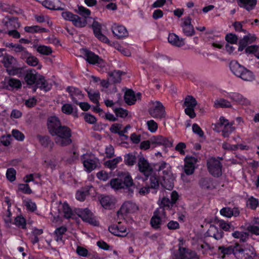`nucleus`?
Listing matches in <instances>:
<instances>
[{
  "label": "nucleus",
  "instance_id": "obj_1",
  "mask_svg": "<svg viewBox=\"0 0 259 259\" xmlns=\"http://www.w3.org/2000/svg\"><path fill=\"white\" fill-rule=\"evenodd\" d=\"M48 128L50 134L55 136V142L61 146H66L72 143L70 139V129L65 125H62L58 117L52 116L48 118Z\"/></svg>",
  "mask_w": 259,
  "mask_h": 259
},
{
  "label": "nucleus",
  "instance_id": "obj_2",
  "mask_svg": "<svg viewBox=\"0 0 259 259\" xmlns=\"http://www.w3.org/2000/svg\"><path fill=\"white\" fill-rule=\"evenodd\" d=\"M230 68L232 72L235 76L245 81H251L254 78V75L250 70L240 64L236 60H232L230 62Z\"/></svg>",
  "mask_w": 259,
  "mask_h": 259
},
{
  "label": "nucleus",
  "instance_id": "obj_3",
  "mask_svg": "<svg viewBox=\"0 0 259 259\" xmlns=\"http://www.w3.org/2000/svg\"><path fill=\"white\" fill-rule=\"evenodd\" d=\"M223 158L211 157L207 159L206 165L208 172L214 177H219L222 175L223 165L221 162Z\"/></svg>",
  "mask_w": 259,
  "mask_h": 259
},
{
  "label": "nucleus",
  "instance_id": "obj_4",
  "mask_svg": "<svg viewBox=\"0 0 259 259\" xmlns=\"http://www.w3.org/2000/svg\"><path fill=\"white\" fill-rule=\"evenodd\" d=\"M149 105L148 112L152 117L157 119L165 117V108L161 102L151 101L149 102Z\"/></svg>",
  "mask_w": 259,
  "mask_h": 259
},
{
  "label": "nucleus",
  "instance_id": "obj_5",
  "mask_svg": "<svg viewBox=\"0 0 259 259\" xmlns=\"http://www.w3.org/2000/svg\"><path fill=\"white\" fill-rule=\"evenodd\" d=\"M197 104V101L192 96L188 95L186 97L184 102V106L186 107L185 112L191 118H194L196 116L194 108Z\"/></svg>",
  "mask_w": 259,
  "mask_h": 259
},
{
  "label": "nucleus",
  "instance_id": "obj_6",
  "mask_svg": "<svg viewBox=\"0 0 259 259\" xmlns=\"http://www.w3.org/2000/svg\"><path fill=\"white\" fill-rule=\"evenodd\" d=\"M234 255L237 259H252L254 256V249L253 247L243 248L238 244H236Z\"/></svg>",
  "mask_w": 259,
  "mask_h": 259
},
{
  "label": "nucleus",
  "instance_id": "obj_7",
  "mask_svg": "<svg viewBox=\"0 0 259 259\" xmlns=\"http://www.w3.org/2000/svg\"><path fill=\"white\" fill-rule=\"evenodd\" d=\"M138 167L139 170L146 177L150 176L153 171L151 165L142 155L139 156Z\"/></svg>",
  "mask_w": 259,
  "mask_h": 259
},
{
  "label": "nucleus",
  "instance_id": "obj_8",
  "mask_svg": "<svg viewBox=\"0 0 259 259\" xmlns=\"http://www.w3.org/2000/svg\"><path fill=\"white\" fill-rule=\"evenodd\" d=\"M215 126L222 129V136L224 138L228 137L229 135L234 130L232 124L230 123L228 120L223 116L220 117V121L215 124Z\"/></svg>",
  "mask_w": 259,
  "mask_h": 259
},
{
  "label": "nucleus",
  "instance_id": "obj_9",
  "mask_svg": "<svg viewBox=\"0 0 259 259\" xmlns=\"http://www.w3.org/2000/svg\"><path fill=\"white\" fill-rule=\"evenodd\" d=\"M75 211L78 216L81 218L84 222L95 226L97 225V222L93 217V213L89 209L85 208L82 209L77 208L75 209Z\"/></svg>",
  "mask_w": 259,
  "mask_h": 259
},
{
  "label": "nucleus",
  "instance_id": "obj_10",
  "mask_svg": "<svg viewBox=\"0 0 259 259\" xmlns=\"http://www.w3.org/2000/svg\"><path fill=\"white\" fill-rule=\"evenodd\" d=\"M180 255L174 254L172 256V259H193L198 258V256L196 253L190 249L184 247L179 248Z\"/></svg>",
  "mask_w": 259,
  "mask_h": 259
},
{
  "label": "nucleus",
  "instance_id": "obj_11",
  "mask_svg": "<svg viewBox=\"0 0 259 259\" xmlns=\"http://www.w3.org/2000/svg\"><path fill=\"white\" fill-rule=\"evenodd\" d=\"M83 53L85 57V60L91 64H97L102 66L103 65V60L94 53L87 50H83Z\"/></svg>",
  "mask_w": 259,
  "mask_h": 259
},
{
  "label": "nucleus",
  "instance_id": "obj_12",
  "mask_svg": "<svg viewBox=\"0 0 259 259\" xmlns=\"http://www.w3.org/2000/svg\"><path fill=\"white\" fill-rule=\"evenodd\" d=\"M184 161V172L187 175L193 174L195 169V164L197 162V158L192 156H186L185 158Z\"/></svg>",
  "mask_w": 259,
  "mask_h": 259
},
{
  "label": "nucleus",
  "instance_id": "obj_13",
  "mask_svg": "<svg viewBox=\"0 0 259 259\" xmlns=\"http://www.w3.org/2000/svg\"><path fill=\"white\" fill-rule=\"evenodd\" d=\"M109 231L113 234L120 237H124L127 234L125 227L118 223V225H113L109 227Z\"/></svg>",
  "mask_w": 259,
  "mask_h": 259
},
{
  "label": "nucleus",
  "instance_id": "obj_14",
  "mask_svg": "<svg viewBox=\"0 0 259 259\" xmlns=\"http://www.w3.org/2000/svg\"><path fill=\"white\" fill-rule=\"evenodd\" d=\"M66 91L69 93L70 96L73 103L78 104V100L83 98V95L77 88L73 87H68Z\"/></svg>",
  "mask_w": 259,
  "mask_h": 259
},
{
  "label": "nucleus",
  "instance_id": "obj_15",
  "mask_svg": "<svg viewBox=\"0 0 259 259\" xmlns=\"http://www.w3.org/2000/svg\"><path fill=\"white\" fill-rule=\"evenodd\" d=\"M92 26L94 31V33L96 37L104 42L107 43L109 42L107 37L101 33V25L99 22L94 21Z\"/></svg>",
  "mask_w": 259,
  "mask_h": 259
},
{
  "label": "nucleus",
  "instance_id": "obj_16",
  "mask_svg": "<svg viewBox=\"0 0 259 259\" xmlns=\"http://www.w3.org/2000/svg\"><path fill=\"white\" fill-rule=\"evenodd\" d=\"M43 6L47 9L53 10H63L64 8L61 5H63L59 0H45L42 2Z\"/></svg>",
  "mask_w": 259,
  "mask_h": 259
},
{
  "label": "nucleus",
  "instance_id": "obj_17",
  "mask_svg": "<svg viewBox=\"0 0 259 259\" xmlns=\"http://www.w3.org/2000/svg\"><path fill=\"white\" fill-rule=\"evenodd\" d=\"M151 144L164 145L166 147H170L172 146V141H169L168 139L160 135L153 136L150 138Z\"/></svg>",
  "mask_w": 259,
  "mask_h": 259
},
{
  "label": "nucleus",
  "instance_id": "obj_18",
  "mask_svg": "<svg viewBox=\"0 0 259 259\" xmlns=\"http://www.w3.org/2000/svg\"><path fill=\"white\" fill-rule=\"evenodd\" d=\"M83 165L86 170L90 172L95 169L99 164V160L95 157H90L83 161Z\"/></svg>",
  "mask_w": 259,
  "mask_h": 259
},
{
  "label": "nucleus",
  "instance_id": "obj_19",
  "mask_svg": "<svg viewBox=\"0 0 259 259\" xmlns=\"http://www.w3.org/2000/svg\"><path fill=\"white\" fill-rule=\"evenodd\" d=\"M191 18L188 17L184 19V22L182 25L184 33L188 36L193 35L195 32L194 27L191 24Z\"/></svg>",
  "mask_w": 259,
  "mask_h": 259
},
{
  "label": "nucleus",
  "instance_id": "obj_20",
  "mask_svg": "<svg viewBox=\"0 0 259 259\" xmlns=\"http://www.w3.org/2000/svg\"><path fill=\"white\" fill-rule=\"evenodd\" d=\"M123 185L125 186L126 192L131 196L133 194L134 190L138 188V186L136 185V183H133L132 177L128 174L124 178Z\"/></svg>",
  "mask_w": 259,
  "mask_h": 259
},
{
  "label": "nucleus",
  "instance_id": "obj_21",
  "mask_svg": "<svg viewBox=\"0 0 259 259\" xmlns=\"http://www.w3.org/2000/svg\"><path fill=\"white\" fill-rule=\"evenodd\" d=\"M206 233L208 236L212 237L216 240H220L224 236L223 231L214 225H210Z\"/></svg>",
  "mask_w": 259,
  "mask_h": 259
},
{
  "label": "nucleus",
  "instance_id": "obj_22",
  "mask_svg": "<svg viewBox=\"0 0 259 259\" xmlns=\"http://www.w3.org/2000/svg\"><path fill=\"white\" fill-rule=\"evenodd\" d=\"M3 23L8 29H16L20 27L18 19L15 17H6L3 20Z\"/></svg>",
  "mask_w": 259,
  "mask_h": 259
},
{
  "label": "nucleus",
  "instance_id": "obj_23",
  "mask_svg": "<svg viewBox=\"0 0 259 259\" xmlns=\"http://www.w3.org/2000/svg\"><path fill=\"white\" fill-rule=\"evenodd\" d=\"M138 209L135 203L131 201H127L124 203L121 206L119 212L122 214L132 213L136 211Z\"/></svg>",
  "mask_w": 259,
  "mask_h": 259
},
{
  "label": "nucleus",
  "instance_id": "obj_24",
  "mask_svg": "<svg viewBox=\"0 0 259 259\" xmlns=\"http://www.w3.org/2000/svg\"><path fill=\"white\" fill-rule=\"evenodd\" d=\"M38 75L35 70L30 69L27 71L24 80L27 84L32 85L36 82Z\"/></svg>",
  "mask_w": 259,
  "mask_h": 259
},
{
  "label": "nucleus",
  "instance_id": "obj_25",
  "mask_svg": "<svg viewBox=\"0 0 259 259\" xmlns=\"http://www.w3.org/2000/svg\"><path fill=\"white\" fill-rule=\"evenodd\" d=\"M112 31L114 35L118 38L126 37L128 35L126 28L123 26L114 25L112 27Z\"/></svg>",
  "mask_w": 259,
  "mask_h": 259
},
{
  "label": "nucleus",
  "instance_id": "obj_26",
  "mask_svg": "<svg viewBox=\"0 0 259 259\" xmlns=\"http://www.w3.org/2000/svg\"><path fill=\"white\" fill-rule=\"evenodd\" d=\"M238 5L249 11L252 10L256 4V0H237Z\"/></svg>",
  "mask_w": 259,
  "mask_h": 259
},
{
  "label": "nucleus",
  "instance_id": "obj_27",
  "mask_svg": "<svg viewBox=\"0 0 259 259\" xmlns=\"http://www.w3.org/2000/svg\"><path fill=\"white\" fill-rule=\"evenodd\" d=\"M220 213L226 217L231 218L232 216L237 217L239 215L240 211L238 208L234 207L233 209L230 207H224L220 210Z\"/></svg>",
  "mask_w": 259,
  "mask_h": 259
},
{
  "label": "nucleus",
  "instance_id": "obj_28",
  "mask_svg": "<svg viewBox=\"0 0 259 259\" xmlns=\"http://www.w3.org/2000/svg\"><path fill=\"white\" fill-rule=\"evenodd\" d=\"M230 98L242 105L248 106L250 104V101L248 99L244 98L238 93L232 94L230 95Z\"/></svg>",
  "mask_w": 259,
  "mask_h": 259
},
{
  "label": "nucleus",
  "instance_id": "obj_29",
  "mask_svg": "<svg viewBox=\"0 0 259 259\" xmlns=\"http://www.w3.org/2000/svg\"><path fill=\"white\" fill-rule=\"evenodd\" d=\"M115 199L109 196H104L100 199V203L105 209H110L114 206Z\"/></svg>",
  "mask_w": 259,
  "mask_h": 259
},
{
  "label": "nucleus",
  "instance_id": "obj_30",
  "mask_svg": "<svg viewBox=\"0 0 259 259\" xmlns=\"http://www.w3.org/2000/svg\"><path fill=\"white\" fill-rule=\"evenodd\" d=\"M168 41L171 45L181 47L184 45V41L183 38H180L178 35L175 33H170L168 37Z\"/></svg>",
  "mask_w": 259,
  "mask_h": 259
},
{
  "label": "nucleus",
  "instance_id": "obj_31",
  "mask_svg": "<svg viewBox=\"0 0 259 259\" xmlns=\"http://www.w3.org/2000/svg\"><path fill=\"white\" fill-rule=\"evenodd\" d=\"M124 101L128 105L134 104L137 100L134 92L131 89L127 90L124 95Z\"/></svg>",
  "mask_w": 259,
  "mask_h": 259
},
{
  "label": "nucleus",
  "instance_id": "obj_32",
  "mask_svg": "<svg viewBox=\"0 0 259 259\" xmlns=\"http://www.w3.org/2000/svg\"><path fill=\"white\" fill-rule=\"evenodd\" d=\"M36 82L39 88L45 91H48L51 89V85L48 83L45 77L40 74H38Z\"/></svg>",
  "mask_w": 259,
  "mask_h": 259
},
{
  "label": "nucleus",
  "instance_id": "obj_33",
  "mask_svg": "<svg viewBox=\"0 0 259 259\" xmlns=\"http://www.w3.org/2000/svg\"><path fill=\"white\" fill-rule=\"evenodd\" d=\"M5 83L9 87L12 88L20 89L22 86L20 80L11 77H6L5 79Z\"/></svg>",
  "mask_w": 259,
  "mask_h": 259
},
{
  "label": "nucleus",
  "instance_id": "obj_34",
  "mask_svg": "<svg viewBox=\"0 0 259 259\" xmlns=\"http://www.w3.org/2000/svg\"><path fill=\"white\" fill-rule=\"evenodd\" d=\"M236 249V245H231L228 247H225L224 246H220L219 250L221 251V253L223 254L222 257L224 258L225 255H229L231 253L234 254L235 250Z\"/></svg>",
  "mask_w": 259,
  "mask_h": 259
},
{
  "label": "nucleus",
  "instance_id": "obj_35",
  "mask_svg": "<svg viewBox=\"0 0 259 259\" xmlns=\"http://www.w3.org/2000/svg\"><path fill=\"white\" fill-rule=\"evenodd\" d=\"M199 185L204 189H211L213 188L212 182L210 178H203L199 181Z\"/></svg>",
  "mask_w": 259,
  "mask_h": 259
},
{
  "label": "nucleus",
  "instance_id": "obj_36",
  "mask_svg": "<svg viewBox=\"0 0 259 259\" xmlns=\"http://www.w3.org/2000/svg\"><path fill=\"white\" fill-rule=\"evenodd\" d=\"M122 161V158L121 157H117L112 160H109L105 162V165L110 169H115L117 164Z\"/></svg>",
  "mask_w": 259,
  "mask_h": 259
},
{
  "label": "nucleus",
  "instance_id": "obj_37",
  "mask_svg": "<svg viewBox=\"0 0 259 259\" xmlns=\"http://www.w3.org/2000/svg\"><path fill=\"white\" fill-rule=\"evenodd\" d=\"M66 231L67 229L64 226L57 228L55 231V240L56 241L63 242L62 236Z\"/></svg>",
  "mask_w": 259,
  "mask_h": 259
},
{
  "label": "nucleus",
  "instance_id": "obj_38",
  "mask_svg": "<svg viewBox=\"0 0 259 259\" xmlns=\"http://www.w3.org/2000/svg\"><path fill=\"white\" fill-rule=\"evenodd\" d=\"M163 179V182L161 183L162 186L167 189L171 190L174 187V178L172 176L166 177Z\"/></svg>",
  "mask_w": 259,
  "mask_h": 259
},
{
  "label": "nucleus",
  "instance_id": "obj_39",
  "mask_svg": "<svg viewBox=\"0 0 259 259\" xmlns=\"http://www.w3.org/2000/svg\"><path fill=\"white\" fill-rule=\"evenodd\" d=\"M122 72L119 70H114L110 73V78L111 81L113 83H118L121 81V76Z\"/></svg>",
  "mask_w": 259,
  "mask_h": 259
},
{
  "label": "nucleus",
  "instance_id": "obj_40",
  "mask_svg": "<svg viewBox=\"0 0 259 259\" xmlns=\"http://www.w3.org/2000/svg\"><path fill=\"white\" fill-rule=\"evenodd\" d=\"M136 157L133 153H128L124 156V163L129 166L134 165L136 162Z\"/></svg>",
  "mask_w": 259,
  "mask_h": 259
},
{
  "label": "nucleus",
  "instance_id": "obj_41",
  "mask_svg": "<svg viewBox=\"0 0 259 259\" xmlns=\"http://www.w3.org/2000/svg\"><path fill=\"white\" fill-rule=\"evenodd\" d=\"M214 106L215 108H229L231 107V104L229 101L224 99H220L214 102Z\"/></svg>",
  "mask_w": 259,
  "mask_h": 259
},
{
  "label": "nucleus",
  "instance_id": "obj_42",
  "mask_svg": "<svg viewBox=\"0 0 259 259\" xmlns=\"http://www.w3.org/2000/svg\"><path fill=\"white\" fill-rule=\"evenodd\" d=\"M75 17L72 22L75 26L77 27H83L86 26L87 22L85 18H81L77 15Z\"/></svg>",
  "mask_w": 259,
  "mask_h": 259
},
{
  "label": "nucleus",
  "instance_id": "obj_43",
  "mask_svg": "<svg viewBox=\"0 0 259 259\" xmlns=\"http://www.w3.org/2000/svg\"><path fill=\"white\" fill-rule=\"evenodd\" d=\"M218 224L220 229H222L225 231L234 230V227L229 223H227L223 220H219Z\"/></svg>",
  "mask_w": 259,
  "mask_h": 259
},
{
  "label": "nucleus",
  "instance_id": "obj_44",
  "mask_svg": "<svg viewBox=\"0 0 259 259\" xmlns=\"http://www.w3.org/2000/svg\"><path fill=\"white\" fill-rule=\"evenodd\" d=\"M150 188L157 189L159 186L158 177L155 175H150Z\"/></svg>",
  "mask_w": 259,
  "mask_h": 259
},
{
  "label": "nucleus",
  "instance_id": "obj_45",
  "mask_svg": "<svg viewBox=\"0 0 259 259\" xmlns=\"http://www.w3.org/2000/svg\"><path fill=\"white\" fill-rule=\"evenodd\" d=\"M162 222V220L161 219L153 215L151 219L150 224L153 228L155 229H158L160 228Z\"/></svg>",
  "mask_w": 259,
  "mask_h": 259
},
{
  "label": "nucleus",
  "instance_id": "obj_46",
  "mask_svg": "<svg viewBox=\"0 0 259 259\" xmlns=\"http://www.w3.org/2000/svg\"><path fill=\"white\" fill-rule=\"evenodd\" d=\"M36 50L37 52L44 55H49L52 53V49L50 47L46 46H38Z\"/></svg>",
  "mask_w": 259,
  "mask_h": 259
},
{
  "label": "nucleus",
  "instance_id": "obj_47",
  "mask_svg": "<svg viewBox=\"0 0 259 259\" xmlns=\"http://www.w3.org/2000/svg\"><path fill=\"white\" fill-rule=\"evenodd\" d=\"M159 205L160 207H162L165 209H168L172 206L173 204L168 198L163 197Z\"/></svg>",
  "mask_w": 259,
  "mask_h": 259
},
{
  "label": "nucleus",
  "instance_id": "obj_48",
  "mask_svg": "<svg viewBox=\"0 0 259 259\" xmlns=\"http://www.w3.org/2000/svg\"><path fill=\"white\" fill-rule=\"evenodd\" d=\"M89 194V192L88 189H81L77 192L76 194V198L79 201H83L84 200L85 197L88 195Z\"/></svg>",
  "mask_w": 259,
  "mask_h": 259
},
{
  "label": "nucleus",
  "instance_id": "obj_49",
  "mask_svg": "<svg viewBox=\"0 0 259 259\" xmlns=\"http://www.w3.org/2000/svg\"><path fill=\"white\" fill-rule=\"evenodd\" d=\"M88 94L91 101L96 105L99 104V99H100V93L99 92L92 93L91 91H88Z\"/></svg>",
  "mask_w": 259,
  "mask_h": 259
},
{
  "label": "nucleus",
  "instance_id": "obj_50",
  "mask_svg": "<svg viewBox=\"0 0 259 259\" xmlns=\"http://www.w3.org/2000/svg\"><path fill=\"white\" fill-rule=\"evenodd\" d=\"M16 62V60L12 56H7L4 58V66L7 68L14 65Z\"/></svg>",
  "mask_w": 259,
  "mask_h": 259
},
{
  "label": "nucleus",
  "instance_id": "obj_51",
  "mask_svg": "<svg viewBox=\"0 0 259 259\" xmlns=\"http://www.w3.org/2000/svg\"><path fill=\"white\" fill-rule=\"evenodd\" d=\"M63 211L64 212V217L66 219L71 218L73 213L71 209L67 204L64 203L63 205Z\"/></svg>",
  "mask_w": 259,
  "mask_h": 259
},
{
  "label": "nucleus",
  "instance_id": "obj_52",
  "mask_svg": "<svg viewBox=\"0 0 259 259\" xmlns=\"http://www.w3.org/2000/svg\"><path fill=\"white\" fill-rule=\"evenodd\" d=\"M110 185L112 188L115 189L123 188V183L119 179H115L110 181Z\"/></svg>",
  "mask_w": 259,
  "mask_h": 259
},
{
  "label": "nucleus",
  "instance_id": "obj_53",
  "mask_svg": "<svg viewBox=\"0 0 259 259\" xmlns=\"http://www.w3.org/2000/svg\"><path fill=\"white\" fill-rule=\"evenodd\" d=\"M24 29L25 31L30 33L37 32L39 31L44 32L46 31L45 28H41L38 26H26Z\"/></svg>",
  "mask_w": 259,
  "mask_h": 259
},
{
  "label": "nucleus",
  "instance_id": "obj_54",
  "mask_svg": "<svg viewBox=\"0 0 259 259\" xmlns=\"http://www.w3.org/2000/svg\"><path fill=\"white\" fill-rule=\"evenodd\" d=\"M16 171L13 168H10L7 169L6 176L7 179L11 182H13L16 179Z\"/></svg>",
  "mask_w": 259,
  "mask_h": 259
},
{
  "label": "nucleus",
  "instance_id": "obj_55",
  "mask_svg": "<svg viewBox=\"0 0 259 259\" xmlns=\"http://www.w3.org/2000/svg\"><path fill=\"white\" fill-rule=\"evenodd\" d=\"M114 111L117 117L124 118L128 115V111L122 108H115Z\"/></svg>",
  "mask_w": 259,
  "mask_h": 259
},
{
  "label": "nucleus",
  "instance_id": "obj_56",
  "mask_svg": "<svg viewBox=\"0 0 259 259\" xmlns=\"http://www.w3.org/2000/svg\"><path fill=\"white\" fill-rule=\"evenodd\" d=\"M165 210L163 208L159 207L154 212L153 215L162 220L166 218Z\"/></svg>",
  "mask_w": 259,
  "mask_h": 259
},
{
  "label": "nucleus",
  "instance_id": "obj_57",
  "mask_svg": "<svg viewBox=\"0 0 259 259\" xmlns=\"http://www.w3.org/2000/svg\"><path fill=\"white\" fill-rule=\"evenodd\" d=\"M15 224L19 227H21L22 229H25L26 228L25 220L24 218L20 216L15 218Z\"/></svg>",
  "mask_w": 259,
  "mask_h": 259
},
{
  "label": "nucleus",
  "instance_id": "obj_58",
  "mask_svg": "<svg viewBox=\"0 0 259 259\" xmlns=\"http://www.w3.org/2000/svg\"><path fill=\"white\" fill-rule=\"evenodd\" d=\"M26 62L28 65L31 66H35L38 64V59L31 55L27 57Z\"/></svg>",
  "mask_w": 259,
  "mask_h": 259
},
{
  "label": "nucleus",
  "instance_id": "obj_59",
  "mask_svg": "<svg viewBox=\"0 0 259 259\" xmlns=\"http://www.w3.org/2000/svg\"><path fill=\"white\" fill-rule=\"evenodd\" d=\"M37 138L40 143L41 145L43 146L47 147L51 143V141L48 136L42 137L38 135L37 136Z\"/></svg>",
  "mask_w": 259,
  "mask_h": 259
},
{
  "label": "nucleus",
  "instance_id": "obj_60",
  "mask_svg": "<svg viewBox=\"0 0 259 259\" xmlns=\"http://www.w3.org/2000/svg\"><path fill=\"white\" fill-rule=\"evenodd\" d=\"M226 40L228 42L232 44H236L238 40L237 36L233 33H228L226 35Z\"/></svg>",
  "mask_w": 259,
  "mask_h": 259
},
{
  "label": "nucleus",
  "instance_id": "obj_61",
  "mask_svg": "<svg viewBox=\"0 0 259 259\" xmlns=\"http://www.w3.org/2000/svg\"><path fill=\"white\" fill-rule=\"evenodd\" d=\"M258 204V200L253 197L248 199L247 202V205H248L251 209H255Z\"/></svg>",
  "mask_w": 259,
  "mask_h": 259
},
{
  "label": "nucleus",
  "instance_id": "obj_62",
  "mask_svg": "<svg viewBox=\"0 0 259 259\" xmlns=\"http://www.w3.org/2000/svg\"><path fill=\"white\" fill-rule=\"evenodd\" d=\"M149 130L152 133L155 132L158 128L157 123L153 120H150L147 122Z\"/></svg>",
  "mask_w": 259,
  "mask_h": 259
},
{
  "label": "nucleus",
  "instance_id": "obj_63",
  "mask_svg": "<svg viewBox=\"0 0 259 259\" xmlns=\"http://www.w3.org/2000/svg\"><path fill=\"white\" fill-rule=\"evenodd\" d=\"M78 13L79 15L82 16L85 19L91 14V11L90 10L82 7L79 6L78 7Z\"/></svg>",
  "mask_w": 259,
  "mask_h": 259
},
{
  "label": "nucleus",
  "instance_id": "obj_64",
  "mask_svg": "<svg viewBox=\"0 0 259 259\" xmlns=\"http://www.w3.org/2000/svg\"><path fill=\"white\" fill-rule=\"evenodd\" d=\"M24 203L27 209L30 211H34L36 209V206L35 203L32 202L31 200H26L24 201Z\"/></svg>",
  "mask_w": 259,
  "mask_h": 259
}]
</instances>
